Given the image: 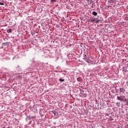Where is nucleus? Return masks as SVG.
Returning <instances> with one entry per match:
<instances>
[{"instance_id":"6e6552de","label":"nucleus","mask_w":128,"mask_h":128,"mask_svg":"<svg viewBox=\"0 0 128 128\" xmlns=\"http://www.w3.org/2000/svg\"><path fill=\"white\" fill-rule=\"evenodd\" d=\"M12 29H8V30H7V32H8V34H10V32H12Z\"/></svg>"},{"instance_id":"dca6fc26","label":"nucleus","mask_w":128,"mask_h":128,"mask_svg":"<svg viewBox=\"0 0 128 128\" xmlns=\"http://www.w3.org/2000/svg\"><path fill=\"white\" fill-rule=\"evenodd\" d=\"M115 2H118V0H115Z\"/></svg>"},{"instance_id":"f257e3e1","label":"nucleus","mask_w":128,"mask_h":128,"mask_svg":"<svg viewBox=\"0 0 128 128\" xmlns=\"http://www.w3.org/2000/svg\"><path fill=\"white\" fill-rule=\"evenodd\" d=\"M117 100H120V102H128V99L126 98V96H117Z\"/></svg>"},{"instance_id":"0eeeda50","label":"nucleus","mask_w":128,"mask_h":128,"mask_svg":"<svg viewBox=\"0 0 128 128\" xmlns=\"http://www.w3.org/2000/svg\"><path fill=\"white\" fill-rule=\"evenodd\" d=\"M78 82H82V78L80 77H78L77 78Z\"/></svg>"},{"instance_id":"f8f14e48","label":"nucleus","mask_w":128,"mask_h":128,"mask_svg":"<svg viewBox=\"0 0 128 128\" xmlns=\"http://www.w3.org/2000/svg\"><path fill=\"white\" fill-rule=\"evenodd\" d=\"M4 3L3 2H0V6H4Z\"/></svg>"},{"instance_id":"9d476101","label":"nucleus","mask_w":128,"mask_h":128,"mask_svg":"<svg viewBox=\"0 0 128 128\" xmlns=\"http://www.w3.org/2000/svg\"><path fill=\"white\" fill-rule=\"evenodd\" d=\"M123 72H126V67H124V68Z\"/></svg>"},{"instance_id":"2eb2a0df","label":"nucleus","mask_w":128,"mask_h":128,"mask_svg":"<svg viewBox=\"0 0 128 128\" xmlns=\"http://www.w3.org/2000/svg\"><path fill=\"white\" fill-rule=\"evenodd\" d=\"M56 0H51V2H54Z\"/></svg>"},{"instance_id":"f03ea898","label":"nucleus","mask_w":128,"mask_h":128,"mask_svg":"<svg viewBox=\"0 0 128 128\" xmlns=\"http://www.w3.org/2000/svg\"><path fill=\"white\" fill-rule=\"evenodd\" d=\"M83 60L88 64H92V60L90 58L86 56V54L84 56Z\"/></svg>"},{"instance_id":"f3484780","label":"nucleus","mask_w":128,"mask_h":128,"mask_svg":"<svg viewBox=\"0 0 128 128\" xmlns=\"http://www.w3.org/2000/svg\"><path fill=\"white\" fill-rule=\"evenodd\" d=\"M112 2H114V0H112Z\"/></svg>"},{"instance_id":"4468645a","label":"nucleus","mask_w":128,"mask_h":128,"mask_svg":"<svg viewBox=\"0 0 128 128\" xmlns=\"http://www.w3.org/2000/svg\"><path fill=\"white\" fill-rule=\"evenodd\" d=\"M126 102V106H128V99H127V101H125Z\"/></svg>"},{"instance_id":"1a4fd4ad","label":"nucleus","mask_w":128,"mask_h":128,"mask_svg":"<svg viewBox=\"0 0 128 128\" xmlns=\"http://www.w3.org/2000/svg\"><path fill=\"white\" fill-rule=\"evenodd\" d=\"M116 105L118 106H120V102H117L116 103Z\"/></svg>"},{"instance_id":"39448f33","label":"nucleus","mask_w":128,"mask_h":128,"mask_svg":"<svg viewBox=\"0 0 128 128\" xmlns=\"http://www.w3.org/2000/svg\"><path fill=\"white\" fill-rule=\"evenodd\" d=\"M120 90L121 92H126V90L122 88H120Z\"/></svg>"},{"instance_id":"ddd939ff","label":"nucleus","mask_w":128,"mask_h":128,"mask_svg":"<svg viewBox=\"0 0 128 128\" xmlns=\"http://www.w3.org/2000/svg\"><path fill=\"white\" fill-rule=\"evenodd\" d=\"M88 0V4H92V1L90 0Z\"/></svg>"},{"instance_id":"9b49d317","label":"nucleus","mask_w":128,"mask_h":128,"mask_svg":"<svg viewBox=\"0 0 128 128\" xmlns=\"http://www.w3.org/2000/svg\"><path fill=\"white\" fill-rule=\"evenodd\" d=\"M64 79H62V78L59 79V81H60L61 82H64Z\"/></svg>"},{"instance_id":"423d86ee","label":"nucleus","mask_w":128,"mask_h":128,"mask_svg":"<svg viewBox=\"0 0 128 128\" xmlns=\"http://www.w3.org/2000/svg\"><path fill=\"white\" fill-rule=\"evenodd\" d=\"M92 16H98V12H96L94 11L92 12Z\"/></svg>"},{"instance_id":"20e7f679","label":"nucleus","mask_w":128,"mask_h":128,"mask_svg":"<svg viewBox=\"0 0 128 128\" xmlns=\"http://www.w3.org/2000/svg\"><path fill=\"white\" fill-rule=\"evenodd\" d=\"M52 114H54V116H58V112L56 111V110H52Z\"/></svg>"},{"instance_id":"7ed1b4c3","label":"nucleus","mask_w":128,"mask_h":128,"mask_svg":"<svg viewBox=\"0 0 128 128\" xmlns=\"http://www.w3.org/2000/svg\"><path fill=\"white\" fill-rule=\"evenodd\" d=\"M89 22H92V24H98L100 20H98V18H91Z\"/></svg>"}]
</instances>
